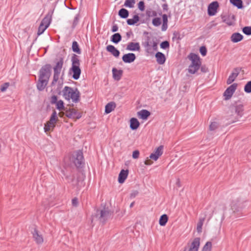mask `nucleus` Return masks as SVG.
<instances>
[{"label": "nucleus", "instance_id": "51", "mask_svg": "<svg viewBox=\"0 0 251 251\" xmlns=\"http://www.w3.org/2000/svg\"><path fill=\"white\" fill-rule=\"evenodd\" d=\"M146 15L148 17H155L157 16V13L155 11L151 10H147L146 11Z\"/></svg>", "mask_w": 251, "mask_h": 251}, {"label": "nucleus", "instance_id": "20", "mask_svg": "<svg viewBox=\"0 0 251 251\" xmlns=\"http://www.w3.org/2000/svg\"><path fill=\"white\" fill-rule=\"evenodd\" d=\"M128 174V170L122 169L120 172L118 176V182L119 183H123L126 179Z\"/></svg>", "mask_w": 251, "mask_h": 251}, {"label": "nucleus", "instance_id": "21", "mask_svg": "<svg viewBox=\"0 0 251 251\" xmlns=\"http://www.w3.org/2000/svg\"><path fill=\"white\" fill-rule=\"evenodd\" d=\"M106 50L111 53L114 57H118L120 52L113 45H109L106 47Z\"/></svg>", "mask_w": 251, "mask_h": 251}, {"label": "nucleus", "instance_id": "22", "mask_svg": "<svg viewBox=\"0 0 251 251\" xmlns=\"http://www.w3.org/2000/svg\"><path fill=\"white\" fill-rule=\"evenodd\" d=\"M126 49L130 51H139L140 46L138 42H130L127 45Z\"/></svg>", "mask_w": 251, "mask_h": 251}, {"label": "nucleus", "instance_id": "25", "mask_svg": "<svg viewBox=\"0 0 251 251\" xmlns=\"http://www.w3.org/2000/svg\"><path fill=\"white\" fill-rule=\"evenodd\" d=\"M243 39V36L239 32L233 33L230 37V40L233 43H238Z\"/></svg>", "mask_w": 251, "mask_h": 251}, {"label": "nucleus", "instance_id": "19", "mask_svg": "<svg viewBox=\"0 0 251 251\" xmlns=\"http://www.w3.org/2000/svg\"><path fill=\"white\" fill-rule=\"evenodd\" d=\"M200 245V238H194L191 243L189 251H198Z\"/></svg>", "mask_w": 251, "mask_h": 251}, {"label": "nucleus", "instance_id": "18", "mask_svg": "<svg viewBox=\"0 0 251 251\" xmlns=\"http://www.w3.org/2000/svg\"><path fill=\"white\" fill-rule=\"evenodd\" d=\"M189 58L191 61V65H200L201 66V62L199 56L195 53H191L189 55Z\"/></svg>", "mask_w": 251, "mask_h": 251}, {"label": "nucleus", "instance_id": "44", "mask_svg": "<svg viewBox=\"0 0 251 251\" xmlns=\"http://www.w3.org/2000/svg\"><path fill=\"white\" fill-rule=\"evenodd\" d=\"M204 220V218L200 219L198 224H197V231L199 233L201 232V231H202V225L203 224Z\"/></svg>", "mask_w": 251, "mask_h": 251}, {"label": "nucleus", "instance_id": "64", "mask_svg": "<svg viewBox=\"0 0 251 251\" xmlns=\"http://www.w3.org/2000/svg\"><path fill=\"white\" fill-rule=\"evenodd\" d=\"M118 30V26L116 24L114 25L111 28V31L112 32H115Z\"/></svg>", "mask_w": 251, "mask_h": 251}, {"label": "nucleus", "instance_id": "32", "mask_svg": "<svg viewBox=\"0 0 251 251\" xmlns=\"http://www.w3.org/2000/svg\"><path fill=\"white\" fill-rule=\"evenodd\" d=\"M140 20V17L138 15L133 16L132 19H128L127 20L126 22L127 25H135Z\"/></svg>", "mask_w": 251, "mask_h": 251}, {"label": "nucleus", "instance_id": "6", "mask_svg": "<svg viewBox=\"0 0 251 251\" xmlns=\"http://www.w3.org/2000/svg\"><path fill=\"white\" fill-rule=\"evenodd\" d=\"M52 67L50 64L43 65L39 71V76L50 79L51 74Z\"/></svg>", "mask_w": 251, "mask_h": 251}, {"label": "nucleus", "instance_id": "30", "mask_svg": "<svg viewBox=\"0 0 251 251\" xmlns=\"http://www.w3.org/2000/svg\"><path fill=\"white\" fill-rule=\"evenodd\" d=\"M116 104L114 102H110L105 106V113L109 114L116 108Z\"/></svg>", "mask_w": 251, "mask_h": 251}, {"label": "nucleus", "instance_id": "63", "mask_svg": "<svg viewBox=\"0 0 251 251\" xmlns=\"http://www.w3.org/2000/svg\"><path fill=\"white\" fill-rule=\"evenodd\" d=\"M151 50L153 49V50H157V43L155 41H153L152 43V45L151 46Z\"/></svg>", "mask_w": 251, "mask_h": 251}, {"label": "nucleus", "instance_id": "42", "mask_svg": "<svg viewBox=\"0 0 251 251\" xmlns=\"http://www.w3.org/2000/svg\"><path fill=\"white\" fill-rule=\"evenodd\" d=\"M238 76L234 74V73H232L229 76H228L227 80H226V83L227 84H230L232 83L236 79V78Z\"/></svg>", "mask_w": 251, "mask_h": 251}, {"label": "nucleus", "instance_id": "55", "mask_svg": "<svg viewBox=\"0 0 251 251\" xmlns=\"http://www.w3.org/2000/svg\"><path fill=\"white\" fill-rule=\"evenodd\" d=\"M57 101V96L53 95L51 97L50 102L51 104H55Z\"/></svg>", "mask_w": 251, "mask_h": 251}, {"label": "nucleus", "instance_id": "46", "mask_svg": "<svg viewBox=\"0 0 251 251\" xmlns=\"http://www.w3.org/2000/svg\"><path fill=\"white\" fill-rule=\"evenodd\" d=\"M160 46L161 49L166 50L169 48L170 43L168 41H164L161 43Z\"/></svg>", "mask_w": 251, "mask_h": 251}, {"label": "nucleus", "instance_id": "12", "mask_svg": "<svg viewBox=\"0 0 251 251\" xmlns=\"http://www.w3.org/2000/svg\"><path fill=\"white\" fill-rule=\"evenodd\" d=\"M81 69L80 67H71L69 70V74L72 75V78L75 80L79 78L81 75Z\"/></svg>", "mask_w": 251, "mask_h": 251}, {"label": "nucleus", "instance_id": "14", "mask_svg": "<svg viewBox=\"0 0 251 251\" xmlns=\"http://www.w3.org/2000/svg\"><path fill=\"white\" fill-rule=\"evenodd\" d=\"M136 55L133 53H128L125 54L122 56V60L125 63H131L136 59Z\"/></svg>", "mask_w": 251, "mask_h": 251}, {"label": "nucleus", "instance_id": "45", "mask_svg": "<svg viewBox=\"0 0 251 251\" xmlns=\"http://www.w3.org/2000/svg\"><path fill=\"white\" fill-rule=\"evenodd\" d=\"M244 91L247 93H251V80L248 81L244 86Z\"/></svg>", "mask_w": 251, "mask_h": 251}, {"label": "nucleus", "instance_id": "26", "mask_svg": "<svg viewBox=\"0 0 251 251\" xmlns=\"http://www.w3.org/2000/svg\"><path fill=\"white\" fill-rule=\"evenodd\" d=\"M137 114L140 119L145 120L150 116L151 112L146 109H142L138 112Z\"/></svg>", "mask_w": 251, "mask_h": 251}, {"label": "nucleus", "instance_id": "31", "mask_svg": "<svg viewBox=\"0 0 251 251\" xmlns=\"http://www.w3.org/2000/svg\"><path fill=\"white\" fill-rule=\"evenodd\" d=\"M122 39L121 35L119 33H116L112 35L110 37V40L115 44L119 43Z\"/></svg>", "mask_w": 251, "mask_h": 251}, {"label": "nucleus", "instance_id": "10", "mask_svg": "<svg viewBox=\"0 0 251 251\" xmlns=\"http://www.w3.org/2000/svg\"><path fill=\"white\" fill-rule=\"evenodd\" d=\"M219 6L218 1H214L210 3L207 8V13L209 16H214L217 12V9Z\"/></svg>", "mask_w": 251, "mask_h": 251}, {"label": "nucleus", "instance_id": "48", "mask_svg": "<svg viewBox=\"0 0 251 251\" xmlns=\"http://www.w3.org/2000/svg\"><path fill=\"white\" fill-rule=\"evenodd\" d=\"M243 32L246 35H251V26H245L242 29Z\"/></svg>", "mask_w": 251, "mask_h": 251}, {"label": "nucleus", "instance_id": "57", "mask_svg": "<svg viewBox=\"0 0 251 251\" xmlns=\"http://www.w3.org/2000/svg\"><path fill=\"white\" fill-rule=\"evenodd\" d=\"M162 17L163 23H168V17H171L170 12L169 13L168 16L167 14H164L162 15Z\"/></svg>", "mask_w": 251, "mask_h": 251}, {"label": "nucleus", "instance_id": "35", "mask_svg": "<svg viewBox=\"0 0 251 251\" xmlns=\"http://www.w3.org/2000/svg\"><path fill=\"white\" fill-rule=\"evenodd\" d=\"M230 2L234 6L238 9L243 8V1L242 0H229Z\"/></svg>", "mask_w": 251, "mask_h": 251}, {"label": "nucleus", "instance_id": "36", "mask_svg": "<svg viewBox=\"0 0 251 251\" xmlns=\"http://www.w3.org/2000/svg\"><path fill=\"white\" fill-rule=\"evenodd\" d=\"M168 221V216L164 214L161 215L159 218V224L161 226H165Z\"/></svg>", "mask_w": 251, "mask_h": 251}, {"label": "nucleus", "instance_id": "13", "mask_svg": "<svg viewBox=\"0 0 251 251\" xmlns=\"http://www.w3.org/2000/svg\"><path fill=\"white\" fill-rule=\"evenodd\" d=\"M163 146L160 145L157 147L155 151L150 155V159L156 161L159 156L163 154Z\"/></svg>", "mask_w": 251, "mask_h": 251}, {"label": "nucleus", "instance_id": "58", "mask_svg": "<svg viewBox=\"0 0 251 251\" xmlns=\"http://www.w3.org/2000/svg\"><path fill=\"white\" fill-rule=\"evenodd\" d=\"M200 68L202 73H205L208 72V69L205 65H202Z\"/></svg>", "mask_w": 251, "mask_h": 251}, {"label": "nucleus", "instance_id": "43", "mask_svg": "<svg viewBox=\"0 0 251 251\" xmlns=\"http://www.w3.org/2000/svg\"><path fill=\"white\" fill-rule=\"evenodd\" d=\"M48 27H47V26L44 25L42 24H40L38 29L37 35L39 36L43 34Z\"/></svg>", "mask_w": 251, "mask_h": 251}, {"label": "nucleus", "instance_id": "39", "mask_svg": "<svg viewBox=\"0 0 251 251\" xmlns=\"http://www.w3.org/2000/svg\"><path fill=\"white\" fill-rule=\"evenodd\" d=\"M221 18L223 22L226 23L228 25H231L233 24V22L230 20V17L229 16L221 15Z\"/></svg>", "mask_w": 251, "mask_h": 251}, {"label": "nucleus", "instance_id": "59", "mask_svg": "<svg viewBox=\"0 0 251 251\" xmlns=\"http://www.w3.org/2000/svg\"><path fill=\"white\" fill-rule=\"evenodd\" d=\"M241 69H242L241 68H239V67L235 68L233 69L232 73H234V74H235V75L238 76L239 75Z\"/></svg>", "mask_w": 251, "mask_h": 251}, {"label": "nucleus", "instance_id": "54", "mask_svg": "<svg viewBox=\"0 0 251 251\" xmlns=\"http://www.w3.org/2000/svg\"><path fill=\"white\" fill-rule=\"evenodd\" d=\"M138 7L141 11H143L145 8L144 2L143 1H139L138 3Z\"/></svg>", "mask_w": 251, "mask_h": 251}, {"label": "nucleus", "instance_id": "23", "mask_svg": "<svg viewBox=\"0 0 251 251\" xmlns=\"http://www.w3.org/2000/svg\"><path fill=\"white\" fill-rule=\"evenodd\" d=\"M112 74L113 78L117 81L120 80L123 75V71L122 70H117L115 68L112 69Z\"/></svg>", "mask_w": 251, "mask_h": 251}, {"label": "nucleus", "instance_id": "3", "mask_svg": "<svg viewBox=\"0 0 251 251\" xmlns=\"http://www.w3.org/2000/svg\"><path fill=\"white\" fill-rule=\"evenodd\" d=\"M64 98L69 101L71 99L75 103H77L80 100V93L77 88H72L69 86H65L62 90Z\"/></svg>", "mask_w": 251, "mask_h": 251}, {"label": "nucleus", "instance_id": "27", "mask_svg": "<svg viewBox=\"0 0 251 251\" xmlns=\"http://www.w3.org/2000/svg\"><path fill=\"white\" fill-rule=\"evenodd\" d=\"M155 56L156 58V61L159 64L162 65L165 62L166 57L164 54L163 53L161 52H157L155 54Z\"/></svg>", "mask_w": 251, "mask_h": 251}, {"label": "nucleus", "instance_id": "1", "mask_svg": "<svg viewBox=\"0 0 251 251\" xmlns=\"http://www.w3.org/2000/svg\"><path fill=\"white\" fill-rule=\"evenodd\" d=\"M55 65L53 67V79L50 84L51 87L55 85L58 82L57 88L55 90V93L60 95L61 94V89L63 84V79L64 75V70L63 69L61 73L64 65V58L61 57L59 59H56L54 61Z\"/></svg>", "mask_w": 251, "mask_h": 251}, {"label": "nucleus", "instance_id": "53", "mask_svg": "<svg viewBox=\"0 0 251 251\" xmlns=\"http://www.w3.org/2000/svg\"><path fill=\"white\" fill-rule=\"evenodd\" d=\"M200 52L202 56L206 55L207 53V49L205 46H202L200 49Z\"/></svg>", "mask_w": 251, "mask_h": 251}, {"label": "nucleus", "instance_id": "50", "mask_svg": "<svg viewBox=\"0 0 251 251\" xmlns=\"http://www.w3.org/2000/svg\"><path fill=\"white\" fill-rule=\"evenodd\" d=\"M219 127V124L218 123L214 122H212L209 126V129L211 131L215 130Z\"/></svg>", "mask_w": 251, "mask_h": 251}, {"label": "nucleus", "instance_id": "11", "mask_svg": "<svg viewBox=\"0 0 251 251\" xmlns=\"http://www.w3.org/2000/svg\"><path fill=\"white\" fill-rule=\"evenodd\" d=\"M65 112L66 117L69 118L79 119L81 117V114L73 108H67Z\"/></svg>", "mask_w": 251, "mask_h": 251}, {"label": "nucleus", "instance_id": "7", "mask_svg": "<svg viewBox=\"0 0 251 251\" xmlns=\"http://www.w3.org/2000/svg\"><path fill=\"white\" fill-rule=\"evenodd\" d=\"M244 201L241 200L240 198L233 200L231 203V208L232 210L234 212L241 211L244 206Z\"/></svg>", "mask_w": 251, "mask_h": 251}, {"label": "nucleus", "instance_id": "5", "mask_svg": "<svg viewBox=\"0 0 251 251\" xmlns=\"http://www.w3.org/2000/svg\"><path fill=\"white\" fill-rule=\"evenodd\" d=\"M73 162L77 168H82L84 167V159L82 151H77L74 156Z\"/></svg>", "mask_w": 251, "mask_h": 251}, {"label": "nucleus", "instance_id": "9", "mask_svg": "<svg viewBox=\"0 0 251 251\" xmlns=\"http://www.w3.org/2000/svg\"><path fill=\"white\" fill-rule=\"evenodd\" d=\"M49 79L38 76V80L36 82L37 89L39 91H43L49 83Z\"/></svg>", "mask_w": 251, "mask_h": 251}, {"label": "nucleus", "instance_id": "52", "mask_svg": "<svg viewBox=\"0 0 251 251\" xmlns=\"http://www.w3.org/2000/svg\"><path fill=\"white\" fill-rule=\"evenodd\" d=\"M9 86H10L9 82L4 83L0 86V91L2 92H5Z\"/></svg>", "mask_w": 251, "mask_h": 251}, {"label": "nucleus", "instance_id": "15", "mask_svg": "<svg viewBox=\"0 0 251 251\" xmlns=\"http://www.w3.org/2000/svg\"><path fill=\"white\" fill-rule=\"evenodd\" d=\"M33 238L37 244H42L44 242V239L42 235L39 233V232L36 228H34L32 231Z\"/></svg>", "mask_w": 251, "mask_h": 251}, {"label": "nucleus", "instance_id": "41", "mask_svg": "<svg viewBox=\"0 0 251 251\" xmlns=\"http://www.w3.org/2000/svg\"><path fill=\"white\" fill-rule=\"evenodd\" d=\"M135 3V0H126L124 6L126 7L132 8Z\"/></svg>", "mask_w": 251, "mask_h": 251}, {"label": "nucleus", "instance_id": "62", "mask_svg": "<svg viewBox=\"0 0 251 251\" xmlns=\"http://www.w3.org/2000/svg\"><path fill=\"white\" fill-rule=\"evenodd\" d=\"M173 40H174L175 38H177V40H180V34L179 33L175 32L173 34Z\"/></svg>", "mask_w": 251, "mask_h": 251}, {"label": "nucleus", "instance_id": "17", "mask_svg": "<svg viewBox=\"0 0 251 251\" xmlns=\"http://www.w3.org/2000/svg\"><path fill=\"white\" fill-rule=\"evenodd\" d=\"M58 120L56 112L53 111L50 117V121L47 122L46 124L52 127V130H53L55 126V124Z\"/></svg>", "mask_w": 251, "mask_h": 251}, {"label": "nucleus", "instance_id": "4", "mask_svg": "<svg viewBox=\"0 0 251 251\" xmlns=\"http://www.w3.org/2000/svg\"><path fill=\"white\" fill-rule=\"evenodd\" d=\"M111 215L108 207L104 206L101 209H97L94 217L103 224H105Z\"/></svg>", "mask_w": 251, "mask_h": 251}, {"label": "nucleus", "instance_id": "29", "mask_svg": "<svg viewBox=\"0 0 251 251\" xmlns=\"http://www.w3.org/2000/svg\"><path fill=\"white\" fill-rule=\"evenodd\" d=\"M140 126V123L135 118H132L130 120V128L131 130H136Z\"/></svg>", "mask_w": 251, "mask_h": 251}, {"label": "nucleus", "instance_id": "38", "mask_svg": "<svg viewBox=\"0 0 251 251\" xmlns=\"http://www.w3.org/2000/svg\"><path fill=\"white\" fill-rule=\"evenodd\" d=\"M55 104L56 109L60 111L62 110L65 111L67 109V108L65 107L64 102L62 100H58Z\"/></svg>", "mask_w": 251, "mask_h": 251}, {"label": "nucleus", "instance_id": "37", "mask_svg": "<svg viewBox=\"0 0 251 251\" xmlns=\"http://www.w3.org/2000/svg\"><path fill=\"white\" fill-rule=\"evenodd\" d=\"M201 66L200 65H190L189 66V68L188 69V72L191 74H195L197 71L200 69Z\"/></svg>", "mask_w": 251, "mask_h": 251}, {"label": "nucleus", "instance_id": "34", "mask_svg": "<svg viewBox=\"0 0 251 251\" xmlns=\"http://www.w3.org/2000/svg\"><path fill=\"white\" fill-rule=\"evenodd\" d=\"M72 49L74 52L78 54L81 53V50L79 48L78 43L76 41H74L72 43Z\"/></svg>", "mask_w": 251, "mask_h": 251}, {"label": "nucleus", "instance_id": "61", "mask_svg": "<svg viewBox=\"0 0 251 251\" xmlns=\"http://www.w3.org/2000/svg\"><path fill=\"white\" fill-rule=\"evenodd\" d=\"M139 192L137 190H133L130 194V198H135L138 194Z\"/></svg>", "mask_w": 251, "mask_h": 251}, {"label": "nucleus", "instance_id": "33", "mask_svg": "<svg viewBox=\"0 0 251 251\" xmlns=\"http://www.w3.org/2000/svg\"><path fill=\"white\" fill-rule=\"evenodd\" d=\"M118 15L122 19H126L129 16V12L127 9L122 8L119 10Z\"/></svg>", "mask_w": 251, "mask_h": 251}, {"label": "nucleus", "instance_id": "28", "mask_svg": "<svg viewBox=\"0 0 251 251\" xmlns=\"http://www.w3.org/2000/svg\"><path fill=\"white\" fill-rule=\"evenodd\" d=\"M72 66L71 67H80V60L79 56L75 54H73L71 58Z\"/></svg>", "mask_w": 251, "mask_h": 251}, {"label": "nucleus", "instance_id": "24", "mask_svg": "<svg viewBox=\"0 0 251 251\" xmlns=\"http://www.w3.org/2000/svg\"><path fill=\"white\" fill-rule=\"evenodd\" d=\"M150 37L147 36L144 42H142V45L146 48V52L149 54H152L153 52L151 51V47L150 44Z\"/></svg>", "mask_w": 251, "mask_h": 251}, {"label": "nucleus", "instance_id": "16", "mask_svg": "<svg viewBox=\"0 0 251 251\" xmlns=\"http://www.w3.org/2000/svg\"><path fill=\"white\" fill-rule=\"evenodd\" d=\"M53 12V11L52 10L49 11L46 16L42 20L41 24L49 27L51 21Z\"/></svg>", "mask_w": 251, "mask_h": 251}, {"label": "nucleus", "instance_id": "49", "mask_svg": "<svg viewBox=\"0 0 251 251\" xmlns=\"http://www.w3.org/2000/svg\"><path fill=\"white\" fill-rule=\"evenodd\" d=\"M79 20V14H77L75 15V16L74 18L73 25H72V28H75L76 26L77 25L78 22Z\"/></svg>", "mask_w": 251, "mask_h": 251}, {"label": "nucleus", "instance_id": "2", "mask_svg": "<svg viewBox=\"0 0 251 251\" xmlns=\"http://www.w3.org/2000/svg\"><path fill=\"white\" fill-rule=\"evenodd\" d=\"M229 110L232 114L228 119L230 123H233L238 121L244 114V105L241 100H238L233 103L229 107Z\"/></svg>", "mask_w": 251, "mask_h": 251}, {"label": "nucleus", "instance_id": "47", "mask_svg": "<svg viewBox=\"0 0 251 251\" xmlns=\"http://www.w3.org/2000/svg\"><path fill=\"white\" fill-rule=\"evenodd\" d=\"M152 25L155 26H158L161 24V20L160 18H155L152 21Z\"/></svg>", "mask_w": 251, "mask_h": 251}, {"label": "nucleus", "instance_id": "60", "mask_svg": "<svg viewBox=\"0 0 251 251\" xmlns=\"http://www.w3.org/2000/svg\"><path fill=\"white\" fill-rule=\"evenodd\" d=\"M44 129L45 132H46L50 131V129L52 130V127L48 125L46 123L44 125Z\"/></svg>", "mask_w": 251, "mask_h": 251}, {"label": "nucleus", "instance_id": "40", "mask_svg": "<svg viewBox=\"0 0 251 251\" xmlns=\"http://www.w3.org/2000/svg\"><path fill=\"white\" fill-rule=\"evenodd\" d=\"M212 247V242L210 241H208L203 247L201 251H211Z\"/></svg>", "mask_w": 251, "mask_h": 251}, {"label": "nucleus", "instance_id": "56", "mask_svg": "<svg viewBox=\"0 0 251 251\" xmlns=\"http://www.w3.org/2000/svg\"><path fill=\"white\" fill-rule=\"evenodd\" d=\"M140 152L138 150H135L132 152V158L134 159H137L139 157Z\"/></svg>", "mask_w": 251, "mask_h": 251}, {"label": "nucleus", "instance_id": "8", "mask_svg": "<svg viewBox=\"0 0 251 251\" xmlns=\"http://www.w3.org/2000/svg\"><path fill=\"white\" fill-rule=\"evenodd\" d=\"M237 84L234 83L226 88L224 93L225 100H228L232 96L237 87Z\"/></svg>", "mask_w": 251, "mask_h": 251}]
</instances>
